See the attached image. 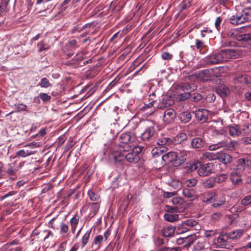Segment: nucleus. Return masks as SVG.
I'll list each match as a JSON object with an SVG mask.
<instances>
[{
  "label": "nucleus",
  "mask_w": 251,
  "mask_h": 251,
  "mask_svg": "<svg viewBox=\"0 0 251 251\" xmlns=\"http://www.w3.org/2000/svg\"><path fill=\"white\" fill-rule=\"evenodd\" d=\"M145 149L144 146H137L133 147L131 151L126 154L123 152L117 151L114 152L111 156L116 162L122 161L123 159L121 158H123L130 163H136L139 161L141 153Z\"/></svg>",
  "instance_id": "f257e3e1"
},
{
  "label": "nucleus",
  "mask_w": 251,
  "mask_h": 251,
  "mask_svg": "<svg viewBox=\"0 0 251 251\" xmlns=\"http://www.w3.org/2000/svg\"><path fill=\"white\" fill-rule=\"evenodd\" d=\"M136 140L135 136L131 133H122L119 138V152L129 151L134 146V142Z\"/></svg>",
  "instance_id": "f03ea898"
},
{
  "label": "nucleus",
  "mask_w": 251,
  "mask_h": 251,
  "mask_svg": "<svg viewBox=\"0 0 251 251\" xmlns=\"http://www.w3.org/2000/svg\"><path fill=\"white\" fill-rule=\"evenodd\" d=\"M40 144L39 143H30L25 145L24 149L18 151L16 153V156L18 157H26L31 155L34 154L36 151L34 149L39 147Z\"/></svg>",
  "instance_id": "7ed1b4c3"
},
{
  "label": "nucleus",
  "mask_w": 251,
  "mask_h": 251,
  "mask_svg": "<svg viewBox=\"0 0 251 251\" xmlns=\"http://www.w3.org/2000/svg\"><path fill=\"white\" fill-rule=\"evenodd\" d=\"M237 145L238 143L236 141H231L229 143L222 141L209 146L208 149L209 151H215L220 148H223L224 150L232 151Z\"/></svg>",
  "instance_id": "20e7f679"
},
{
  "label": "nucleus",
  "mask_w": 251,
  "mask_h": 251,
  "mask_svg": "<svg viewBox=\"0 0 251 251\" xmlns=\"http://www.w3.org/2000/svg\"><path fill=\"white\" fill-rule=\"evenodd\" d=\"M222 61H227L230 59L237 58L239 55V50L237 49H226L220 51Z\"/></svg>",
  "instance_id": "39448f33"
},
{
  "label": "nucleus",
  "mask_w": 251,
  "mask_h": 251,
  "mask_svg": "<svg viewBox=\"0 0 251 251\" xmlns=\"http://www.w3.org/2000/svg\"><path fill=\"white\" fill-rule=\"evenodd\" d=\"M213 242L216 248L229 249L230 246V241L226 233L221 234Z\"/></svg>",
  "instance_id": "423d86ee"
},
{
  "label": "nucleus",
  "mask_w": 251,
  "mask_h": 251,
  "mask_svg": "<svg viewBox=\"0 0 251 251\" xmlns=\"http://www.w3.org/2000/svg\"><path fill=\"white\" fill-rule=\"evenodd\" d=\"M214 164L212 163L202 165L201 164L197 172L200 176H207L214 172Z\"/></svg>",
  "instance_id": "0eeeda50"
},
{
  "label": "nucleus",
  "mask_w": 251,
  "mask_h": 251,
  "mask_svg": "<svg viewBox=\"0 0 251 251\" xmlns=\"http://www.w3.org/2000/svg\"><path fill=\"white\" fill-rule=\"evenodd\" d=\"M176 112L173 108H167L164 112L163 121L167 124L173 123L176 118Z\"/></svg>",
  "instance_id": "6e6552de"
},
{
  "label": "nucleus",
  "mask_w": 251,
  "mask_h": 251,
  "mask_svg": "<svg viewBox=\"0 0 251 251\" xmlns=\"http://www.w3.org/2000/svg\"><path fill=\"white\" fill-rule=\"evenodd\" d=\"M220 51L215 52L205 58V61L209 65L216 64L223 62Z\"/></svg>",
  "instance_id": "1a4fd4ad"
},
{
  "label": "nucleus",
  "mask_w": 251,
  "mask_h": 251,
  "mask_svg": "<svg viewBox=\"0 0 251 251\" xmlns=\"http://www.w3.org/2000/svg\"><path fill=\"white\" fill-rule=\"evenodd\" d=\"M196 119L201 123L207 121L209 116V111L205 109H198L195 111Z\"/></svg>",
  "instance_id": "9d476101"
},
{
  "label": "nucleus",
  "mask_w": 251,
  "mask_h": 251,
  "mask_svg": "<svg viewBox=\"0 0 251 251\" xmlns=\"http://www.w3.org/2000/svg\"><path fill=\"white\" fill-rule=\"evenodd\" d=\"M174 103V100L171 96H165L157 106L158 109H164L172 105Z\"/></svg>",
  "instance_id": "9b49d317"
},
{
  "label": "nucleus",
  "mask_w": 251,
  "mask_h": 251,
  "mask_svg": "<svg viewBox=\"0 0 251 251\" xmlns=\"http://www.w3.org/2000/svg\"><path fill=\"white\" fill-rule=\"evenodd\" d=\"M230 180L232 184L240 185L243 183V180L241 173L237 171H234L230 174Z\"/></svg>",
  "instance_id": "f8f14e48"
},
{
  "label": "nucleus",
  "mask_w": 251,
  "mask_h": 251,
  "mask_svg": "<svg viewBox=\"0 0 251 251\" xmlns=\"http://www.w3.org/2000/svg\"><path fill=\"white\" fill-rule=\"evenodd\" d=\"M225 202L226 199L223 195L215 193L211 204L213 207L218 208L224 204Z\"/></svg>",
  "instance_id": "ddd939ff"
},
{
  "label": "nucleus",
  "mask_w": 251,
  "mask_h": 251,
  "mask_svg": "<svg viewBox=\"0 0 251 251\" xmlns=\"http://www.w3.org/2000/svg\"><path fill=\"white\" fill-rule=\"evenodd\" d=\"M176 227L171 225L164 226L161 231V235L165 237H171L174 236Z\"/></svg>",
  "instance_id": "4468645a"
},
{
  "label": "nucleus",
  "mask_w": 251,
  "mask_h": 251,
  "mask_svg": "<svg viewBox=\"0 0 251 251\" xmlns=\"http://www.w3.org/2000/svg\"><path fill=\"white\" fill-rule=\"evenodd\" d=\"M177 155L176 151H171L161 156V160L164 163H169L176 160Z\"/></svg>",
  "instance_id": "2eb2a0df"
},
{
  "label": "nucleus",
  "mask_w": 251,
  "mask_h": 251,
  "mask_svg": "<svg viewBox=\"0 0 251 251\" xmlns=\"http://www.w3.org/2000/svg\"><path fill=\"white\" fill-rule=\"evenodd\" d=\"M177 153V159L180 161V163L184 162L189 156L191 152L190 151L185 150H179L176 151Z\"/></svg>",
  "instance_id": "dca6fc26"
},
{
  "label": "nucleus",
  "mask_w": 251,
  "mask_h": 251,
  "mask_svg": "<svg viewBox=\"0 0 251 251\" xmlns=\"http://www.w3.org/2000/svg\"><path fill=\"white\" fill-rule=\"evenodd\" d=\"M155 129L152 126H149L146 128L145 131L141 134V138L143 140H149L154 136Z\"/></svg>",
  "instance_id": "f3484780"
},
{
  "label": "nucleus",
  "mask_w": 251,
  "mask_h": 251,
  "mask_svg": "<svg viewBox=\"0 0 251 251\" xmlns=\"http://www.w3.org/2000/svg\"><path fill=\"white\" fill-rule=\"evenodd\" d=\"M217 159L224 164H226L231 162L232 158L231 156L227 153L218 152L217 153Z\"/></svg>",
  "instance_id": "a211bd4d"
},
{
  "label": "nucleus",
  "mask_w": 251,
  "mask_h": 251,
  "mask_svg": "<svg viewBox=\"0 0 251 251\" xmlns=\"http://www.w3.org/2000/svg\"><path fill=\"white\" fill-rule=\"evenodd\" d=\"M205 143V141L201 137L194 138L191 142V146L194 149L202 148Z\"/></svg>",
  "instance_id": "6ab92c4d"
},
{
  "label": "nucleus",
  "mask_w": 251,
  "mask_h": 251,
  "mask_svg": "<svg viewBox=\"0 0 251 251\" xmlns=\"http://www.w3.org/2000/svg\"><path fill=\"white\" fill-rule=\"evenodd\" d=\"M237 163V168L235 171L241 173L245 170V166H249L251 164V161L248 159L241 158L238 160Z\"/></svg>",
  "instance_id": "aec40b11"
},
{
  "label": "nucleus",
  "mask_w": 251,
  "mask_h": 251,
  "mask_svg": "<svg viewBox=\"0 0 251 251\" xmlns=\"http://www.w3.org/2000/svg\"><path fill=\"white\" fill-rule=\"evenodd\" d=\"M230 22L233 25H238L245 23V21L241 13H238L236 15H233L231 17Z\"/></svg>",
  "instance_id": "412c9836"
},
{
  "label": "nucleus",
  "mask_w": 251,
  "mask_h": 251,
  "mask_svg": "<svg viewBox=\"0 0 251 251\" xmlns=\"http://www.w3.org/2000/svg\"><path fill=\"white\" fill-rule=\"evenodd\" d=\"M178 118L181 123L185 124L191 120L192 116L189 111H185L180 113Z\"/></svg>",
  "instance_id": "4be33fe9"
},
{
  "label": "nucleus",
  "mask_w": 251,
  "mask_h": 251,
  "mask_svg": "<svg viewBox=\"0 0 251 251\" xmlns=\"http://www.w3.org/2000/svg\"><path fill=\"white\" fill-rule=\"evenodd\" d=\"M251 78L246 75H240L234 78L235 83H245L248 85L250 83Z\"/></svg>",
  "instance_id": "5701e85b"
},
{
  "label": "nucleus",
  "mask_w": 251,
  "mask_h": 251,
  "mask_svg": "<svg viewBox=\"0 0 251 251\" xmlns=\"http://www.w3.org/2000/svg\"><path fill=\"white\" fill-rule=\"evenodd\" d=\"M228 130L229 134L233 137L239 136L242 133V129L238 125L229 126Z\"/></svg>",
  "instance_id": "b1692460"
},
{
  "label": "nucleus",
  "mask_w": 251,
  "mask_h": 251,
  "mask_svg": "<svg viewBox=\"0 0 251 251\" xmlns=\"http://www.w3.org/2000/svg\"><path fill=\"white\" fill-rule=\"evenodd\" d=\"M241 14L244 18L245 22L251 21V7H246L244 8Z\"/></svg>",
  "instance_id": "393cba45"
},
{
  "label": "nucleus",
  "mask_w": 251,
  "mask_h": 251,
  "mask_svg": "<svg viewBox=\"0 0 251 251\" xmlns=\"http://www.w3.org/2000/svg\"><path fill=\"white\" fill-rule=\"evenodd\" d=\"M173 142V140L167 136H161L158 139L157 144L159 146H170Z\"/></svg>",
  "instance_id": "a878e982"
},
{
  "label": "nucleus",
  "mask_w": 251,
  "mask_h": 251,
  "mask_svg": "<svg viewBox=\"0 0 251 251\" xmlns=\"http://www.w3.org/2000/svg\"><path fill=\"white\" fill-rule=\"evenodd\" d=\"M196 239L197 236L196 234H191L185 237L184 247L188 248L190 247Z\"/></svg>",
  "instance_id": "bb28decb"
},
{
  "label": "nucleus",
  "mask_w": 251,
  "mask_h": 251,
  "mask_svg": "<svg viewBox=\"0 0 251 251\" xmlns=\"http://www.w3.org/2000/svg\"><path fill=\"white\" fill-rule=\"evenodd\" d=\"M243 233L242 230H237L233 231L229 233H225L226 234L228 240L234 239L240 237Z\"/></svg>",
  "instance_id": "cd10ccee"
},
{
  "label": "nucleus",
  "mask_w": 251,
  "mask_h": 251,
  "mask_svg": "<svg viewBox=\"0 0 251 251\" xmlns=\"http://www.w3.org/2000/svg\"><path fill=\"white\" fill-rule=\"evenodd\" d=\"M216 91L221 97H226L229 93V89L225 86H219Z\"/></svg>",
  "instance_id": "c85d7f7f"
},
{
  "label": "nucleus",
  "mask_w": 251,
  "mask_h": 251,
  "mask_svg": "<svg viewBox=\"0 0 251 251\" xmlns=\"http://www.w3.org/2000/svg\"><path fill=\"white\" fill-rule=\"evenodd\" d=\"M163 217L166 221L170 222H174L178 221L179 219V216L176 214L165 213Z\"/></svg>",
  "instance_id": "c756f323"
},
{
  "label": "nucleus",
  "mask_w": 251,
  "mask_h": 251,
  "mask_svg": "<svg viewBox=\"0 0 251 251\" xmlns=\"http://www.w3.org/2000/svg\"><path fill=\"white\" fill-rule=\"evenodd\" d=\"M79 220V217L77 215H75L71 220L70 224L71 226V230L73 233H75L77 226Z\"/></svg>",
  "instance_id": "7c9ffc66"
},
{
  "label": "nucleus",
  "mask_w": 251,
  "mask_h": 251,
  "mask_svg": "<svg viewBox=\"0 0 251 251\" xmlns=\"http://www.w3.org/2000/svg\"><path fill=\"white\" fill-rule=\"evenodd\" d=\"M216 182V178L209 177L206 179L203 183L204 187L207 188H211L215 185Z\"/></svg>",
  "instance_id": "2f4dec72"
},
{
  "label": "nucleus",
  "mask_w": 251,
  "mask_h": 251,
  "mask_svg": "<svg viewBox=\"0 0 251 251\" xmlns=\"http://www.w3.org/2000/svg\"><path fill=\"white\" fill-rule=\"evenodd\" d=\"M167 148L166 147H160L159 148H155L152 150L151 154L154 157H160L163 155L162 152L164 151Z\"/></svg>",
  "instance_id": "473e14b6"
},
{
  "label": "nucleus",
  "mask_w": 251,
  "mask_h": 251,
  "mask_svg": "<svg viewBox=\"0 0 251 251\" xmlns=\"http://www.w3.org/2000/svg\"><path fill=\"white\" fill-rule=\"evenodd\" d=\"M201 166L200 162H191L188 164L186 167V169L188 172H192L193 171L197 170H198L199 167Z\"/></svg>",
  "instance_id": "72a5a7b5"
},
{
  "label": "nucleus",
  "mask_w": 251,
  "mask_h": 251,
  "mask_svg": "<svg viewBox=\"0 0 251 251\" xmlns=\"http://www.w3.org/2000/svg\"><path fill=\"white\" fill-rule=\"evenodd\" d=\"M199 75L201 79L204 80H208L211 77L210 71L207 69L201 71L199 73Z\"/></svg>",
  "instance_id": "f704fd0d"
},
{
  "label": "nucleus",
  "mask_w": 251,
  "mask_h": 251,
  "mask_svg": "<svg viewBox=\"0 0 251 251\" xmlns=\"http://www.w3.org/2000/svg\"><path fill=\"white\" fill-rule=\"evenodd\" d=\"M215 194V193L212 192L206 193L203 197V201L209 204L212 203Z\"/></svg>",
  "instance_id": "c9c22d12"
},
{
  "label": "nucleus",
  "mask_w": 251,
  "mask_h": 251,
  "mask_svg": "<svg viewBox=\"0 0 251 251\" xmlns=\"http://www.w3.org/2000/svg\"><path fill=\"white\" fill-rule=\"evenodd\" d=\"M103 238L102 235H98L95 237L94 243L92 245L93 248L94 246H96V250H99L100 247V244L103 241Z\"/></svg>",
  "instance_id": "e433bc0d"
},
{
  "label": "nucleus",
  "mask_w": 251,
  "mask_h": 251,
  "mask_svg": "<svg viewBox=\"0 0 251 251\" xmlns=\"http://www.w3.org/2000/svg\"><path fill=\"white\" fill-rule=\"evenodd\" d=\"M187 138V134L185 133H180L175 138V143L178 144L186 140Z\"/></svg>",
  "instance_id": "4c0bfd02"
},
{
  "label": "nucleus",
  "mask_w": 251,
  "mask_h": 251,
  "mask_svg": "<svg viewBox=\"0 0 251 251\" xmlns=\"http://www.w3.org/2000/svg\"><path fill=\"white\" fill-rule=\"evenodd\" d=\"M190 6L191 2L190 0H183L179 5L180 13H182L183 11L189 8Z\"/></svg>",
  "instance_id": "58836bf2"
},
{
  "label": "nucleus",
  "mask_w": 251,
  "mask_h": 251,
  "mask_svg": "<svg viewBox=\"0 0 251 251\" xmlns=\"http://www.w3.org/2000/svg\"><path fill=\"white\" fill-rule=\"evenodd\" d=\"M18 170V168H15L14 163H11L8 165L6 172L9 175L14 176L15 175Z\"/></svg>",
  "instance_id": "ea45409f"
},
{
  "label": "nucleus",
  "mask_w": 251,
  "mask_h": 251,
  "mask_svg": "<svg viewBox=\"0 0 251 251\" xmlns=\"http://www.w3.org/2000/svg\"><path fill=\"white\" fill-rule=\"evenodd\" d=\"M91 232V230H87V232L85 233V234L83 236L82 240H81L82 247H84L88 243L89 239L90 238Z\"/></svg>",
  "instance_id": "a19ab883"
},
{
  "label": "nucleus",
  "mask_w": 251,
  "mask_h": 251,
  "mask_svg": "<svg viewBox=\"0 0 251 251\" xmlns=\"http://www.w3.org/2000/svg\"><path fill=\"white\" fill-rule=\"evenodd\" d=\"M182 194L185 197L193 199L195 197L193 191L188 188L183 189Z\"/></svg>",
  "instance_id": "79ce46f5"
},
{
  "label": "nucleus",
  "mask_w": 251,
  "mask_h": 251,
  "mask_svg": "<svg viewBox=\"0 0 251 251\" xmlns=\"http://www.w3.org/2000/svg\"><path fill=\"white\" fill-rule=\"evenodd\" d=\"M39 85L41 87L47 88L51 87V84L50 83L49 80L46 78L44 77L41 79L40 82L39 83Z\"/></svg>",
  "instance_id": "37998d69"
},
{
  "label": "nucleus",
  "mask_w": 251,
  "mask_h": 251,
  "mask_svg": "<svg viewBox=\"0 0 251 251\" xmlns=\"http://www.w3.org/2000/svg\"><path fill=\"white\" fill-rule=\"evenodd\" d=\"M203 157L208 159L209 160L217 159V153L214 154L210 152H205L203 153Z\"/></svg>",
  "instance_id": "c03bdc74"
},
{
  "label": "nucleus",
  "mask_w": 251,
  "mask_h": 251,
  "mask_svg": "<svg viewBox=\"0 0 251 251\" xmlns=\"http://www.w3.org/2000/svg\"><path fill=\"white\" fill-rule=\"evenodd\" d=\"M198 183V180L195 178L189 179L185 181V184L189 187L195 186Z\"/></svg>",
  "instance_id": "a18cd8bd"
},
{
  "label": "nucleus",
  "mask_w": 251,
  "mask_h": 251,
  "mask_svg": "<svg viewBox=\"0 0 251 251\" xmlns=\"http://www.w3.org/2000/svg\"><path fill=\"white\" fill-rule=\"evenodd\" d=\"M190 97V94L189 92L181 93L177 96L176 99L178 101H183Z\"/></svg>",
  "instance_id": "49530a36"
},
{
  "label": "nucleus",
  "mask_w": 251,
  "mask_h": 251,
  "mask_svg": "<svg viewBox=\"0 0 251 251\" xmlns=\"http://www.w3.org/2000/svg\"><path fill=\"white\" fill-rule=\"evenodd\" d=\"M69 230L68 225L64 223H61L60 224V233L64 234L67 233Z\"/></svg>",
  "instance_id": "de8ad7c7"
},
{
  "label": "nucleus",
  "mask_w": 251,
  "mask_h": 251,
  "mask_svg": "<svg viewBox=\"0 0 251 251\" xmlns=\"http://www.w3.org/2000/svg\"><path fill=\"white\" fill-rule=\"evenodd\" d=\"M172 201L175 206H177L178 207L184 203L183 200L180 197L173 198L172 200Z\"/></svg>",
  "instance_id": "09e8293b"
},
{
  "label": "nucleus",
  "mask_w": 251,
  "mask_h": 251,
  "mask_svg": "<svg viewBox=\"0 0 251 251\" xmlns=\"http://www.w3.org/2000/svg\"><path fill=\"white\" fill-rule=\"evenodd\" d=\"M88 194L89 196L90 199L93 201H98L100 199V196L95 192L92 190L88 191Z\"/></svg>",
  "instance_id": "8fccbe9b"
},
{
  "label": "nucleus",
  "mask_w": 251,
  "mask_h": 251,
  "mask_svg": "<svg viewBox=\"0 0 251 251\" xmlns=\"http://www.w3.org/2000/svg\"><path fill=\"white\" fill-rule=\"evenodd\" d=\"M217 234V230H206L204 232V236L206 238H209L213 237Z\"/></svg>",
  "instance_id": "3c124183"
},
{
  "label": "nucleus",
  "mask_w": 251,
  "mask_h": 251,
  "mask_svg": "<svg viewBox=\"0 0 251 251\" xmlns=\"http://www.w3.org/2000/svg\"><path fill=\"white\" fill-rule=\"evenodd\" d=\"M71 0H64L60 4V7L59 8V13H61L63 12L66 9L67 6H66L67 4H68Z\"/></svg>",
  "instance_id": "603ef678"
},
{
  "label": "nucleus",
  "mask_w": 251,
  "mask_h": 251,
  "mask_svg": "<svg viewBox=\"0 0 251 251\" xmlns=\"http://www.w3.org/2000/svg\"><path fill=\"white\" fill-rule=\"evenodd\" d=\"M185 224L186 225L192 227L198 226V223L196 221L192 219L186 220L185 221Z\"/></svg>",
  "instance_id": "864d4df0"
},
{
  "label": "nucleus",
  "mask_w": 251,
  "mask_h": 251,
  "mask_svg": "<svg viewBox=\"0 0 251 251\" xmlns=\"http://www.w3.org/2000/svg\"><path fill=\"white\" fill-rule=\"evenodd\" d=\"M241 204L244 205H248L251 203V195H248L244 197L241 201Z\"/></svg>",
  "instance_id": "5fc2aeb1"
},
{
  "label": "nucleus",
  "mask_w": 251,
  "mask_h": 251,
  "mask_svg": "<svg viewBox=\"0 0 251 251\" xmlns=\"http://www.w3.org/2000/svg\"><path fill=\"white\" fill-rule=\"evenodd\" d=\"M222 217V214L220 212H215L211 215V219L215 221L219 220Z\"/></svg>",
  "instance_id": "6e6d98bb"
},
{
  "label": "nucleus",
  "mask_w": 251,
  "mask_h": 251,
  "mask_svg": "<svg viewBox=\"0 0 251 251\" xmlns=\"http://www.w3.org/2000/svg\"><path fill=\"white\" fill-rule=\"evenodd\" d=\"M171 185L176 190H179L182 187L181 182L176 180L172 181Z\"/></svg>",
  "instance_id": "4d7b16f0"
},
{
  "label": "nucleus",
  "mask_w": 251,
  "mask_h": 251,
  "mask_svg": "<svg viewBox=\"0 0 251 251\" xmlns=\"http://www.w3.org/2000/svg\"><path fill=\"white\" fill-rule=\"evenodd\" d=\"M40 98L44 102H47L50 100L51 97L46 93H41L39 95Z\"/></svg>",
  "instance_id": "13d9d810"
},
{
  "label": "nucleus",
  "mask_w": 251,
  "mask_h": 251,
  "mask_svg": "<svg viewBox=\"0 0 251 251\" xmlns=\"http://www.w3.org/2000/svg\"><path fill=\"white\" fill-rule=\"evenodd\" d=\"M100 207L99 202H93L91 205V209L94 214H96Z\"/></svg>",
  "instance_id": "bf43d9fd"
},
{
  "label": "nucleus",
  "mask_w": 251,
  "mask_h": 251,
  "mask_svg": "<svg viewBox=\"0 0 251 251\" xmlns=\"http://www.w3.org/2000/svg\"><path fill=\"white\" fill-rule=\"evenodd\" d=\"M216 97L213 93H209L206 95L205 100L207 102H212L215 100Z\"/></svg>",
  "instance_id": "052dcab7"
},
{
  "label": "nucleus",
  "mask_w": 251,
  "mask_h": 251,
  "mask_svg": "<svg viewBox=\"0 0 251 251\" xmlns=\"http://www.w3.org/2000/svg\"><path fill=\"white\" fill-rule=\"evenodd\" d=\"M202 99V96L200 94H194L191 97V100L193 102H198Z\"/></svg>",
  "instance_id": "680f3d73"
},
{
  "label": "nucleus",
  "mask_w": 251,
  "mask_h": 251,
  "mask_svg": "<svg viewBox=\"0 0 251 251\" xmlns=\"http://www.w3.org/2000/svg\"><path fill=\"white\" fill-rule=\"evenodd\" d=\"M227 178V175L225 174H223L219 176L218 178H216V182L218 183H222Z\"/></svg>",
  "instance_id": "e2e57ef3"
},
{
  "label": "nucleus",
  "mask_w": 251,
  "mask_h": 251,
  "mask_svg": "<svg viewBox=\"0 0 251 251\" xmlns=\"http://www.w3.org/2000/svg\"><path fill=\"white\" fill-rule=\"evenodd\" d=\"M161 56L164 60H170L173 57V55L168 52H163Z\"/></svg>",
  "instance_id": "0e129e2a"
},
{
  "label": "nucleus",
  "mask_w": 251,
  "mask_h": 251,
  "mask_svg": "<svg viewBox=\"0 0 251 251\" xmlns=\"http://www.w3.org/2000/svg\"><path fill=\"white\" fill-rule=\"evenodd\" d=\"M167 211L168 212H173V211L175 212H178L179 211V207L177 206H167Z\"/></svg>",
  "instance_id": "69168bd1"
},
{
  "label": "nucleus",
  "mask_w": 251,
  "mask_h": 251,
  "mask_svg": "<svg viewBox=\"0 0 251 251\" xmlns=\"http://www.w3.org/2000/svg\"><path fill=\"white\" fill-rule=\"evenodd\" d=\"M196 46L197 48L200 50L204 47V43L202 41L198 39L196 40Z\"/></svg>",
  "instance_id": "338daca9"
},
{
  "label": "nucleus",
  "mask_w": 251,
  "mask_h": 251,
  "mask_svg": "<svg viewBox=\"0 0 251 251\" xmlns=\"http://www.w3.org/2000/svg\"><path fill=\"white\" fill-rule=\"evenodd\" d=\"M241 142L242 144L245 145H248L251 144V137H244L241 139Z\"/></svg>",
  "instance_id": "774afa93"
}]
</instances>
